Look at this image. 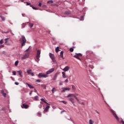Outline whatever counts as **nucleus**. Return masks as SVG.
Masks as SVG:
<instances>
[{
    "label": "nucleus",
    "mask_w": 124,
    "mask_h": 124,
    "mask_svg": "<svg viewBox=\"0 0 124 124\" xmlns=\"http://www.w3.org/2000/svg\"><path fill=\"white\" fill-rule=\"evenodd\" d=\"M21 46H25L26 45V43L27 42V40L24 36H22V41H21Z\"/></svg>",
    "instance_id": "obj_1"
},
{
    "label": "nucleus",
    "mask_w": 124,
    "mask_h": 124,
    "mask_svg": "<svg viewBox=\"0 0 124 124\" xmlns=\"http://www.w3.org/2000/svg\"><path fill=\"white\" fill-rule=\"evenodd\" d=\"M74 58L81 61V59L80 58H82V54L81 53H76V55L74 56Z\"/></svg>",
    "instance_id": "obj_2"
},
{
    "label": "nucleus",
    "mask_w": 124,
    "mask_h": 124,
    "mask_svg": "<svg viewBox=\"0 0 124 124\" xmlns=\"http://www.w3.org/2000/svg\"><path fill=\"white\" fill-rule=\"evenodd\" d=\"M49 56L50 59L52 60V62H57V61H56V59H55V56L54 55V54H53L51 53H49Z\"/></svg>",
    "instance_id": "obj_3"
},
{
    "label": "nucleus",
    "mask_w": 124,
    "mask_h": 124,
    "mask_svg": "<svg viewBox=\"0 0 124 124\" xmlns=\"http://www.w3.org/2000/svg\"><path fill=\"white\" fill-rule=\"evenodd\" d=\"M38 77H39V78H46V77H48V76L45 74L41 73L39 74Z\"/></svg>",
    "instance_id": "obj_4"
},
{
    "label": "nucleus",
    "mask_w": 124,
    "mask_h": 124,
    "mask_svg": "<svg viewBox=\"0 0 124 124\" xmlns=\"http://www.w3.org/2000/svg\"><path fill=\"white\" fill-rule=\"evenodd\" d=\"M111 112L113 116L114 117V118H115V119H116L117 121H119V117L117 116V114H116V113H115V111H114L113 110H111Z\"/></svg>",
    "instance_id": "obj_5"
},
{
    "label": "nucleus",
    "mask_w": 124,
    "mask_h": 124,
    "mask_svg": "<svg viewBox=\"0 0 124 124\" xmlns=\"http://www.w3.org/2000/svg\"><path fill=\"white\" fill-rule=\"evenodd\" d=\"M29 56H30L29 53H27L25 54V55L22 57L21 58L22 61H24V60H26V59H28V58H29Z\"/></svg>",
    "instance_id": "obj_6"
},
{
    "label": "nucleus",
    "mask_w": 124,
    "mask_h": 124,
    "mask_svg": "<svg viewBox=\"0 0 124 124\" xmlns=\"http://www.w3.org/2000/svg\"><path fill=\"white\" fill-rule=\"evenodd\" d=\"M40 54H41V51L40 50L37 51L36 59L37 60H39L40 58Z\"/></svg>",
    "instance_id": "obj_7"
},
{
    "label": "nucleus",
    "mask_w": 124,
    "mask_h": 124,
    "mask_svg": "<svg viewBox=\"0 0 124 124\" xmlns=\"http://www.w3.org/2000/svg\"><path fill=\"white\" fill-rule=\"evenodd\" d=\"M54 71L55 69H54V68H51L46 72V75H48L49 74H51V73H52V72H54Z\"/></svg>",
    "instance_id": "obj_8"
},
{
    "label": "nucleus",
    "mask_w": 124,
    "mask_h": 124,
    "mask_svg": "<svg viewBox=\"0 0 124 124\" xmlns=\"http://www.w3.org/2000/svg\"><path fill=\"white\" fill-rule=\"evenodd\" d=\"M27 73L29 74V75H31V76H34V74L32 73L31 70H27Z\"/></svg>",
    "instance_id": "obj_9"
},
{
    "label": "nucleus",
    "mask_w": 124,
    "mask_h": 124,
    "mask_svg": "<svg viewBox=\"0 0 124 124\" xmlns=\"http://www.w3.org/2000/svg\"><path fill=\"white\" fill-rule=\"evenodd\" d=\"M29 105H26L25 104H23L21 106V108L24 109H28L29 108Z\"/></svg>",
    "instance_id": "obj_10"
},
{
    "label": "nucleus",
    "mask_w": 124,
    "mask_h": 124,
    "mask_svg": "<svg viewBox=\"0 0 124 124\" xmlns=\"http://www.w3.org/2000/svg\"><path fill=\"white\" fill-rule=\"evenodd\" d=\"M69 100L70 101H71V102L72 103V104H73V105H75L74 103H75V100L74 98H69Z\"/></svg>",
    "instance_id": "obj_11"
},
{
    "label": "nucleus",
    "mask_w": 124,
    "mask_h": 124,
    "mask_svg": "<svg viewBox=\"0 0 124 124\" xmlns=\"http://www.w3.org/2000/svg\"><path fill=\"white\" fill-rule=\"evenodd\" d=\"M63 71H64L65 72H66V71H68V70H69V66H66L63 69Z\"/></svg>",
    "instance_id": "obj_12"
},
{
    "label": "nucleus",
    "mask_w": 124,
    "mask_h": 124,
    "mask_svg": "<svg viewBox=\"0 0 124 124\" xmlns=\"http://www.w3.org/2000/svg\"><path fill=\"white\" fill-rule=\"evenodd\" d=\"M65 91H70V88H63L62 93H64V92H65Z\"/></svg>",
    "instance_id": "obj_13"
},
{
    "label": "nucleus",
    "mask_w": 124,
    "mask_h": 124,
    "mask_svg": "<svg viewBox=\"0 0 124 124\" xmlns=\"http://www.w3.org/2000/svg\"><path fill=\"white\" fill-rule=\"evenodd\" d=\"M49 108H50V106H46V108L44 109V112H48V110H49Z\"/></svg>",
    "instance_id": "obj_14"
},
{
    "label": "nucleus",
    "mask_w": 124,
    "mask_h": 124,
    "mask_svg": "<svg viewBox=\"0 0 124 124\" xmlns=\"http://www.w3.org/2000/svg\"><path fill=\"white\" fill-rule=\"evenodd\" d=\"M8 40H9V38H6L5 39V44H6V45H9V44H8Z\"/></svg>",
    "instance_id": "obj_15"
},
{
    "label": "nucleus",
    "mask_w": 124,
    "mask_h": 124,
    "mask_svg": "<svg viewBox=\"0 0 124 124\" xmlns=\"http://www.w3.org/2000/svg\"><path fill=\"white\" fill-rule=\"evenodd\" d=\"M41 101H43V102H44V103H46V104H47V105H50V104L47 103V102H46V101H45V100H44V99L41 98Z\"/></svg>",
    "instance_id": "obj_16"
},
{
    "label": "nucleus",
    "mask_w": 124,
    "mask_h": 124,
    "mask_svg": "<svg viewBox=\"0 0 124 124\" xmlns=\"http://www.w3.org/2000/svg\"><path fill=\"white\" fill-rule=\"evenodd\" d=\"M17 73H18L19 75L21 77H23V75H22V72L21 70H19L17 71Z\"/></svg>",
    "instance_id": "obj_17"
},
{
    "label": "nucleus",
    "mask_w": 124,
    "mask_h": 124,
    "mask_svg": "<svg viewBox=\"0 0 124 124\" xmlns=\"http://www.w3.org/2000/svg\"><path fill=\"white\" fill-rule=\"evenodd\" d=\"M27 86H28V87L30 88V89H34V87L33 86H31V85L29 83H26Z\"/></svg>",
    "instance_id": "obj_18"
},
{
    "label": "nucleus",
    "mask_w": 124,
    "mask_h": 124,
    "mask_svg": "<svg viewBox=\"0 0 124 124\" xmlns=\"http://www.w3.org/2000/svg\"><path fill=\"white\" fill-rule=\"evenodd\" d=\"M60 56H61V58H62V59H64V58H63V51H61V52H60Z\"/></svg>",
    "instance_id": "obj_19"
},
{
    "label": "nucleus",
    "mask_w": 124,
    "mask_h": 124,
    "mask_svg": "<svg viewBox=\"0 0 124 124\" xmlns=\"http://www.w3.org/2000/svg\"><path fill=\"white\" fill-rule=\"evenodd\" d=\"M62 77L63 78H66V75H65V73L64 72H62Z\"/></svg>",
    "instance_id": "obj_20"
},
{
    "label": "nucleus",
    "mask_w": 124,
    "mask_h": 124,
    "mask_svg": "<svg viewBox=\"0 0 124 124\" xmlns=\"http://www.w3.org/2000/svg\"><path fill=\"white\" fill-rule=\"evenodd\" d=\"M59 51H60V47H59V46H57L55 49V52L56 53H58Z\"/></svg>",
    "instance_id": "obj_21"
},
{
    "label": "nucleus",
    "mask_w": 124,
    "mask_h": 124,
    "mask_svg": "<svg viewBox=\"0 0 124 124\" xmlns=\"http://www.w3.org/2000/svg\"><path fill=\"white\" fill-rule=\"evenodd\" d=\"M29 27L30 28H32V27H33V23H29Z\"/></svg>",
    "instance_id": "obj_22"
},
{
    "label": "nucleus",
    "mask_w": 124,
    "mask_h": 124,
    "mask_svg": "<svg viewBox=\"0 0 124 124\" xmlns=\"http://www.w3.org/2000/svg\"><path fill=\"white\" fill-rule=\"evenodd\" d=\"M74 98H75V99H76V100L78 101V103H80V101L78 99V98L76 96H75Z\"/></svg>",
    "instance_id": "obj_23"
},
{
    "label": "nucleus",
    "mask_w": 124,
    "mask_h": 124,
    "mask_svg": "<svg viewBox=\"0 0 124 124\" xmlns=\"http://www.w3.org/2000/svg\"><path fill=\"white\" fill-rule=\"evenodd\" d=\"M64 14H66V15H69V14H70V12H69V11L65 12Z\"/></svg>",
    "instance_id": "obj_24"
},
{
    "label": "nucleus",
    "mask_w": 124,
    "mask_h": 124,
    "mask_svg": "<svg viewBox=\"0 0 124 124\" xmlns=\"http://www.w3.org/2000/svg\"><path fill=\"white\" fill-rule=\"evenodd\" d=\"M30 6L34 10H37V8H36L35 7L32 6V5H31Z\"/></svg>",
    "instance_id": "obj_25"
},
{
    "label": "nucleus",
    "mask_w": 124,
    "mask_h": 124,
    "mask_svg": "<svg viewBox=\"0 0 124 124\" xmlns=\"http://www.w3.org/2000/svg\"><path fill=\"white\" fill-rule=\"evenodd\" d=\"M47 3H54V1L53 0H49L47 2Z\"/></svg>",
    "instance_id": "obj_26"
},
{
    "label": "nucleus",
    "mask_w": 124,
    "mask_h": 124,
    "mask_svg": "<svg viewBox=\"0 0 124 124\" xmlns=\"http://www.w3.org/2000/svg\"><path fill=\"white\" fill-rule=\"evenodd\" d=\"M18 63H19V62L18 61H16L15 63V65H16V66H17V65H18Z\"/></svg>",
    "instance_id": "obj_27"
},
{
    "label": "nucleus",
    "mask_w": 124,
    "mask_h": 124,
    "mask_svg": "<svg viewBox=\"0 0 124 124\" xmlns=\"http://www.w3.org/2000/svg\"><path fill=\"white\" fill-rule=\"evenodd\" d=\"M51 92H52V93H54V92H56V88H53L52 89Z\"/></svg>",
    "instance_id": "obj_28"
},
{
    "label": "nucleus",
    "mask_w": 124,
    "mask_h": 124,
    "mask_svg": "<svg viewBox=\"0 0 124 124\" xmlns=\"http://www.w3.org/2000/svg\"><path fill=\"white\" fill-rule=\"evenodd\" d=\"M0 17L2 20V21H4V20H5V19L4 18V17L2 16H0Z\"/></svg>",
    "instance_id": "obj_29"
},
{
    "label": "nucleus",
    "mask_w": 124,
    "mask_h": 124,
    "mask_svg": "<svg viewBox=\"0 0 124 124\" xmlns=\"http://www.w3.org/2000/svg\"><path fill=\"white\" fill-rule=\"evenodd\" d=\"M57 77H58V76H57V75H55V76L54 77L53 80H56L57 79Z\"/></svg>",
    "instance_id": "obj_30"
},
{
    "label": "nucleus",
    "mask_w": 124,
    "mask_h": 124,
    "mask_svg": "<svg viewBox=\"0 0 124 124\" xmlns=\"http://www.w3.org/2000/svg\"><path fill=\"white\" fill-rule=\"evenodd\" d=\"M41 87H42V88H44V89H46V85L44 84H42Z\"/></svg>",
    "instance_id": "obj_31"
},
{
    "label": "nucleus",
    "mask_w": 124,
    "mask_h": 124,
    "mask_svg": "<svg viewBox=\"0 0 124 124\" xmlns=\"http://www.w3.org/2000/svg\"><path fill=\"white\" fill-rule=\"evenodd\" d=\"M0 44H3V39H1L0 40Z\"/></svg>",
    "instance_id": "obj_32"
},
{
    "label": "nucleus",
    "mask_w": 124,
    "mask_h": 124,
    "mask_svg": "<svg viewBox=\"0 0 124 124\" xmlns=\"http://www.w3.org/2000/svg\"><path fill=\"white\" fill-rule=\"evenodd\" d=\"M34 99H35V100H38V96H35L34 97Z\"/></svg>",
    "instance_id": "obj_33"
},
{
    "label": "nucleus",
    "mask_w": 124,
    "mask_h": 124,
    "mask_svg": "<svg viewBox=\"0 0 124 124\" xmlns=\"http://www.w3.org/2000/svg\"><path fill=\"white\" fill-rule=\"evenodd\" d=\"M89 124H93V120H92L91 119H90V120H89Z\"/></svg>",
    "instance_id": "obj_34"
},
{
    "label": "nucleus",
    "mask_w": 124,
    "mask_h": 124,
    "mask_svg": "<svg viewBox=\"0 0 124 124\" xmlns=\"http://www.w3.org/2000/svg\"><path fill=\"white\" fill-rule=\"evenodd\" d=\"M71 96H72V94H69L67 97H71Z\"/></svg>",
    "instance_id": "obj_35"
},
{
    "label": "nucleus",
    "mask_w": 124,
    "mask_h": 124,
    "mask_svg": "<svg viewBox=\"0 0 124 124\" xmlns=\"http://www.w3.org/2000/svg\"><path fill=\"white\" fill-rule=\"evenodd\" d=\"M61 102H62L64 104H66L67 103L65 101H62Z\"/></svg>",
    "instance_id": "obj_36"
},
{
    "label": "nucleus",
    "mask_w": 124,
    "mask_h": 124,
    "mask_svg": "<svg viewBox=\"0 0 124 124\" xmlns=\"http://www.w3.org/2000/svg\"><path fill=\"white\" fill-rule=\"evenodd\" d=\"M73 51H74V49H73V48H70V52H73Z\"/></svg>",
    "instance_id": "obj_37"
},
{
    "label": "nucleus",
    "mask_w": 124,
    "mask_h": 124,
    "mask_svg": "<svg viewBox=\"0 0 124 124\" xmlns=\"http://www.w3.org/2000/svg\"><path fill=\"white\" fill-rule=\"evenodd\" d=\"M2 95L4 96V97H6V93H3Z\"/></svg>",
    "instance_id": "obj_38"
},
{
    "label": "nucleus",
    "mask_w": 124,
    "mask_h": 124,
    "mask_svg": "<svg viewBox=\"0 0 124 124\" xmlns=\"http://www.w3.org/2000/svg\"><path fill=\"white\" fill-rule=\"evenodd\" d=\"M72 88L73 90H76V88H75L74 85H72Z\"/></svg>",
    "instance_id": "obj_39"
},
{
    "label": "nucleus",
    "mask_w": 124,
    "mask_h": 124,
    "mask_svg": "<svg viewBox=\"0 0 124 124\" xmlns=\"http://www.w3.org/2000/svg\"><path fill=\"white\" fill-rule=\"evenodd\" d=\"M13 75H16V72L15 71H13Z\"/></svg>",
    "instance_id": "obj_40"
},
{
    "label": "nucleus",
    "mask_w": 124,
    "mask_h": 124,
    "mask_svg": "<svg viewBox=\"0 0 124 124\" xmlns=\"http://www.w3.org/2000/svg\"><path fill=\"white\" fill-rule=\"evenodd\" d=\"M59 85H60V86H62V81H60V82H59Z\"/></svg>",
    "instance_id": "obj_41"
},
{
    "label": "nucleus",
    "mask_w": 124,
    "mask_h": 124,
    "mask_svg": "<svg viewBox=\"0 0 124 124\" xmlns=\"http://www.w3.org/2000/svg\"><path fill=\"white\" fill-rule=\"evenodd\" d=\"M3 47H4V46L3 45H0V49H1V48H3Z\"/></svg>",
    "instance_id": "obj_42"
},
{
    "label": "nucleus",
    "mask_w": 124,
    "mask_h": 124,
    "mask_svg": "<svg viewBox=\"0 0 124 124\" xmlns=\"http://www.w3.org/2000/svg\"><path fill=\"white\" fill-rule=\"evenodd\" d=\"M42 5V3H39L38 4V6H39L40 7H41Z\"/></svg>",
    "instance_id": "obj_43"
},
{
    "label": "nucleus",
    "mask_w": 124,
    "mask_h": 124,
    "mask_svg": "<svg viewBox=\"0 0 124 124\" xmlns=\"http://www.w3.org/2000/svg\"><path fill=\"white\" fill-rule=\"evenodd\" d=\"M64 82H65V83H68V78H67Z\"/></svg>",
    "instance_id": "obj_44"
},
{
    "label": "nucleus",
    "mask_w": 124,
    "mask_h": 124,
    "mask_svg": "<svg viewBox=\"0 0 124 124\" xmlns=\"http://www.w3.org/2000/svg\"><path fill=\"white\" fill-rule=\"evenodd\" d=\"M79 103L80 104H81V105H85V104L83 102L80 103L79 102V103Z\"/></svg>",
    "instance_id": "obj_45"
},
{
    "label": "nucleus",
    "mask_w": 124,
    "mask_h": 124,
    "mask_svg": "<svg viewBox=\"0 0 124 124\" xmlns=\"http://www.w3.org/2000/svg\"><path fill=\"white\" fill-rule=\"evenodd\" d=\"M26 4L27 5H31V3L28 2H27Z\"/></svg>",
    "instance_id": "obj_46"
},
{
    "label": "nucleus",
    "mask_w": 124,
    "mask_h": 124,
    "mask_svg": "<svg viewBox=\"0 0 124 124\" xmlns=\"http://www.w3.org/2000/svg\"><path fill=\"white\" fill-rule=\"evenodd\" d=\"M1 93H2V94L3 93H4V91L3 90H1Z\"/></svg>",
    "instance_id": "obj_47"
},
{
    "label": "nucleus",
    "mask_w": 124,
    "mask_h": 124,
    "mask_svg": "<svg viewBox=\"0 0 124 124\" xmlns=\"http://www.w3.org/2000/svg\"><path fill=\"white\" fill-rule=\"evenodd\" d=\"M72 96H73V97H75V96H76V95L74 94H72Z\"/></svg>",
    "instance_id": "obj_48"
},
{
    "label": "nucleus",
    "mask_w": 124,
    "mask_h": 124,
    "mask_svg": "<svg viewBox=\"0 0 124 124\" xmlns=\"http://www.w3.org/2000/svg\"><path fill=\"white\" fill-rule=\"evenodd\" d=\"M120 123H122V124H124V120H121V121L120 122Z\"/></svg>",
    "instance_id": "obj_49"
},
{
    "label": "nucleus",
    "mask_w": 124,
    "mask_h": 124,
    "mask_svg": "<svg viewBox=\"0 0 124 124\" xmlns=\"http://www.w3.org/2000/svg\"><path fill=\"white\" fill-rule=\"evenodd\" d=\"M15 85H19V83L17 82H15Z\"/></svg>",
    "instance_id": "obj_50"
},
{
    "label": "nucleus",
    "mask_w": 124,
    "mask_h": 124,
    "mask_svg": "<svg viewBox=\"0 0 124 124\" xmlns=\"http://www.w3.org/2000/svg\"><path fill=\"white\" fill-rule=\"evenodd\" d=\"M63 112H65V110L62 111L61 112V114H62V113H63Z\"/></svg>",
    "instance_id": "obj_51"
},
{
    "label": "nucleus",
    "mask_w": 124,
    "mask_h": 124,
    "mask_svg": "<svg viewBox=\"0 0 124 124\" xmlns=\"http://www.w3.org/2000/svg\"><path fill=\"white\" fill-rule=\"evenodd\" d=\"M29 49H30V48H28L27 49H26V51H25V52H28V51H29Z\"/></svg>",
    "instance_id": "obj_52"
},
{
    "label": "nucleus",
    "mask_w": 124,
    "mask_h": 124,
    "mask_svg": "<svg viewBox=\"0 0 124 124\" xmlns=\"http://www.w3.org/2000/svg\"><path fill=\"white\" fill-rule=\"evenodd\" d=\"M96 113H97V114H99V112H98V111L97 110H95Z\"/></svg>",
    "instance_id": "obj_53"
},
{
    "label": "nucleus",
    "mask_w": 124,
    "mask_h": 124,
    "mask_svg": "<svg viewBox=\"0 0 124 124\" xmlns=\"http://www.w3.org/2000/svg\"><path fill=\"white\" fill-rule=\"evenodd\" d=\"M38 116H39V117H40L41 116V113H38Z\"/></svg>",
    "instance_id": "obj_54"
},
{
    "label": "nucleus",
    "mask_w": 124,
    "mask_h": 124,
    "mask_svg": "<svg viewBox=\"0 0 124 124\" xmlns=\"http://www.w3.org/2000/svg\"><path fill=\"white\" fill-rule=\"evenodd\" d=\"M75 95H76V96H78L79 95L78 94H75Z\"/></svg>",
    "instance_id": "obj_55"
},
{
    "label": "nucleus",
    "mask_w": 124,
    "mask_h": 124,
    "mask_svg": "<svg viewBox=\"0 0 124 124\" xmlns=\"http://www.w3.org/2000/svg\"><path fill=\"white\" fill-rule=\"evenodd\" d=\"M30 95H31V92L30 93Z\"/></svg>",
    "instance_id": "obj_56"
},
{
    "label": "nucleus",
    "mask_w": 124,
    "mask_h": 124,
    "mask_svg": "<svg viewBox=\"0 0 124 124\" xmlns=\"http://www.w3.org/2000/svg\"><path fill=\"white\" fill-rule=\"evenodd\" d=\"M37 82H40L39 80L38 79V80H37Z\"/></svg>",
    "instance_id": "obj_57"
},
{
    "label": "nucleus",
    "mask_w": 124,
    "mask_h": 124,
    "mask_svg": "<svg viewBox=\"0 0 124 124\" xmlns=\"http://www.w3.org/2000/svg\"><path fill=\"white\" fill-rule=\"evenodd\" d=\"M5 33H8V32H5Z\"/></svg>",
    "instance_id": "obj_58"
},
{
    "label": "nucleus",
    "mask_w": 124,
    "mask_h": 124,
    "mask_svg": "<svg viewBox=\"0 0 124 124\" xmlns=\"http://www.w3.org/2000/svg\"><path fill=\"white\" fill-rule=\"evenodd\" d=\"M22 16H24L23 15V14H22Z\"/></svg>",
    "instance_id": "obj_59"
}]
</instances>
